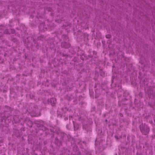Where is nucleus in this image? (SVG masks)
Masks as SVG:
<instances>
[{
  "instance_id": "f257e3e1",
  "label": "nucleus",
  "mask_w": 155,
  "mask_h": 155,
  "mask_svg": "<svg viewBox=\"0 0 155 155\" xmlns=\"http://www.w3.org/2000/svg\"><path fill=\"white\" fill-rule=\"evenodd\" d=\"M140 128L142 132L145 134H147L149 131L148 127L145 124L141 125L140 126Z\"/></svg>"
},
{
  "instance_id": "f03ea898",
  "label": "nucleus",
  "mask_w": 155,
  "mask_h": 155,
  "mask_svg": "<svg viewBox=\"0 0 155 155\" xmlns=\"http://www.w3.org/2000/svg\"><path fill=\"white\" fill-rule=\"evenodd\" d=\"M50 104L52 105H54L56 103V99L54 98H52L50 99Z\"/></svg>"
},
{
  "instance_id": "7ed1b4c3",
  "label": "nucleus",
  "mask_w": 155,
  "mask_h": 155,
  "mask_svg": "<svg viewBox=\"0 0 155 155\" xmlns=\"http://www.w3.org/2000/svg\"><path fill=\"white\" fill-rule=\"evenodd\" d=\"M106 37L107 38H110V35H106Z\"/></svg>"
}]
</instances>
